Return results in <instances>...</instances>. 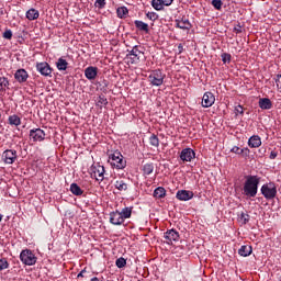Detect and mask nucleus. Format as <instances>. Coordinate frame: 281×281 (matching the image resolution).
Listing matches in <instances>:
<instances>
[{"label": "nucleus", "mask_w": 281, "mask_h": 281, "mask_svg": "<svg viewBox=\"0 0 281 281\" xmlns=\"http://www.w3.org/2000/svg\"><path fill=\"white\" fill-rule=\"evenodd\" d=\"M276 82H277L278 89L281 90V75L277 76Z\"/></svg>", "instance_id": "c03bdc74"}, {"label": "nucleus", "mask_w": 281, "mask_h": 281, "mask_svg": "<svg viewBox=\"0 0 281 281\" xmlns=\"http://www.w3.org/2000/svg\"><path fill=\"white\" fill-rule=\"evenodd\" d=\"M38 16H41V13L36 9H30L29 11H26V19L29 21H36Z\"/></svg>", "instance_id": "4be33fe9"}, {"label": "nucleus", "mask_w": 281, "mask_h": 281, "mask_svg": "<svg viewBox=\"0 0 281 281\" xmlns=\"http://www.w3.org/2000/svg\"><path fill=\"white\" fill-rule=\"evenodd\" d=\"M260 178L258 176H247L243 187V194L248 199H254L258 194Z\"/></svg>", "instance_id": "f257e3e1"}, {"label": "nucleus", "mask_w": 281, "mask_h": 281, "mask_svg": "<svg viewBox=\"0 0 281 281\" xmlns=\"http://www.w3.org/2000/svg\"><path fill=\"white\" fill-rule=\"evenodd\" d=\"M235 113H239L240 115H243V113H245L243 105H237L235 108Z\"/></svg>", "instance_id": "37998d69"}, {"label": "nucleus", "mask_w": 281, "mask_h": 281, "mask_svg": "<svg viewBox=\"0 0 281 281\" xmlns=\"http://www.w3.org/2000/svg\"><path fill=\"white\" fill-rule=\"evenodd\" d=\"M133 216V206H126L122 211H114L110 213V223L112 225H123L126 218Z\"/></svg>", "instance_id": "f03ea898"}, {"label": "nucleus", "mask_w": 281, "mask_h": 281, "mask_svg": "<svg viewBox=\"0 0 281 281\" xmlns=\"http://www.w3.org/2000/svg\"><path fill=\"white\" fill-rule=\"evenodd\" d=\"M36 69L37 71H40V74L42 76H52V67L49 66V64L47 63H38L36 65Z\"/></svg>", "instance_id": "4468645a"}, {"label": "nucleus", "mask_w": 281, "mask_h": 281, "mask_svg": "<svg viewBox=\"0 0 281 281\" xmlns=\"http://www.w3.org/2000/svg\"><path fill=\"white\" fill-rule=\"evenodd\" d=\"M9 124L11 126H21V119L16 114L10 115L9 116Z\"/></svg>", "instance_id": "bb28decb"}, {"label": "nucleus", "mask_w": 281, "mask_h": 281, "mask_svg": "<svg viewBox=\"0 0 281 281\" xmlns=\"http://www.w3.org/2000/svg\"><path fill=\"white\" fill-rule=\"evenodd\" d=\"M8 267H10L8 260L5 258L0 259V271H3V269H8Z\"/></svg>", "instance_id": "4c0bfd02"}, {"label": "nucleus", "mask_w": 281, "mask_h": 281, "mask_svg": "<svg viewBox=\"0 0 281 281\" xmlns=\"http://www.w3.org/2000/svg\"><path fill=\"white\" fill-rule=\"evenodd\" d=\"M155 170V166L153 164H146L143 166V172L144 175H153V171Z\"/></svg>", "instance_id": "c756f323"}, {"label": "nucleus", "mask_w": 281, "mask_h": 281, "mask_svg": "<svg viewBox=\"0 0 281 281\" xmlns=\"http://www.w3.org/2000/svg\"><path fill=\"white\" fill-rule=\"evenodd\" d=\"M94 5L101 10L106 5V0H95Z\"/></svg>", "instance_id": "58836bf2"}, {"label": "nucleus", "mask_w": 281, "mask_h": 281, "mask_svg": "<svg viewBox=\"0 0 281 281\" xmlns=\"http://www.w3.org/2000/svg\"><path fill=\"white\" fill-rule=\"evenodd\" d=\"M91 281H100V279H98V277H94L91 279Z\"/></svg>", "instance_id": "09e8293b"}, {"label": "nucleus", "mask_w": 281, "mask_h": 281, "mask_svg": "<svg viewBox=\"0 0 281 281\" xmlns=\"http://www.w3.org/2000/svg\"><path fill=\"white\" fill-rule=\"evenodd\" d=\"M134 24H135V27H137V30H139L140 32H145L146 34L150 32V30L148 29V24H146V22L136 20Z\"/></svg>", "instance_id": "b1692460"}, {"label": "nucleus", "mask_w": 281, "mask_h": 281, "mask_svg": "<svg viewBox=\"0 0 281 281\" xmlns=\"http://www.w3.org/2000/svg\"><path fill=\"white\" fill-rule=\"evenodd\" d=\"M176 196L178 201H190L191 199H194V192L188 190H180L177 192Z\"/></svg>", "instance_id": "2eb2a0df"}, {"label": "nucleus", "mask_w": 281, "mask_h": 281, "mask_svg": "<svg viewBox=\"0 0 281 281\" xmlns=\"http://www.w3.org/2000/svg\"><path fill=\"white\" fill-rule=\"evenodd\" d=\"M56 67L58 71H67V68L69 67V63L64 57H59L56 61Z\"/></svg>", "instance_id": "aec40b11"}, {"label": "nucleus", "mask_w": 281, "mask_h": 281, "mask_svg": "<svg viewBox=\"0 0 281 281\" xmlns=\"http://www.w3.org/2000/svg\"><path fill=\"white\" fill-rule=\"evenodd\" d=\"M147 19H149V21H157V13L155 12H148L146 13Z\"/></svg>", "instance_id": "a19ab883"}, {"label": "nucleus", "mask_w": 281, "mask_h": 281, "mask_svg": "<svg viewBox=\"0 0 281 281\" xmlns=\"http://www.w3.org/2000/svg\"><path fill=\"white\" fill-rule=\"evenodd\" d=\"M70 192L75 196H82L85 194V191L78 186V183H71L70 184Z\"/></svg>", "instance_id": "412c9836"}, {"label": "nucleus", "mask_w": 281, "mask_h": 281, "mask_svg": "<svg viewBox=\"0 0 281 281\" xmlns=\"http://www.w3.org/2000/svg\"><path fill=\"white\" fill-rule=\"evenodd\" d=\"M249 148H260L262 146V139L258 135H254L248 139Z\"/></svg>", "instance_id": "a211bd4d"}, {"label": "nucleus", "mask_w": 281, "mask_h": 281, "mask_svg": "<svg viewBox=\"0 0 281 281\" xmlns=\"http://www.w3.org/2000/svg\"><path fill=\"white\" fill-rule=\"evenodd\" d=\"M45 131L41 128H33L30 131V140L31 142H44L45 140Z\"/></svg>", "instance_id": "6e6552de"}, {"label": "nucleus", "mask_w": 281, "mask_h": 281, "mask_svg": "<svg viewBox=\"0 0 281 281\" xmlns=\"http://www.w3.org/2000/svg\"><path fill=\"white\" fill-rule=\"evenodd\" d=\"M176 25L177 27H179L180 30H190V27H192V24H190V21L182 19V20H177L176 21Z\"/></svg>", "instance_id": "5701e85b"}, {"label": "nucleus", "mask_w": 281, "mask_h": 281, "mask_svg": "<svg viewBox=\"0 0 281 281\" xmlns=\"http://www.w3.org/2000/svg\"><path fill=\"white\" fill-rule=\"evenodd\" d=\"M216 102V97L212 92H205L202 97L203 109H210Z\"/></svg>", "instance_id": "1a4fd4ad"}, {"label": "nucleus", "mask_w": 281, "mask_h": 281, "mask_svg": "<svg viewBox=\"0 0 281 281\" xmlns=\"http://www.w3.org/2000/svg\"><path fill=\"white\" fill-rule=\"evenodd\" d=\"M276 157H278V154H276V151H271L270 159H276Z\"/></svg>", "instance_id": "de8ad7c7"}, {"label": "nucleus", "mask_w": 281, "mask_h": 281, "mask_svg": "<svg viewBox=\"0 0 281 281\" xmlns=\"http://www.w3.org/2000/svg\"><path fill=\"white\" fill-rule=\"evenodd\" d=\"M261 194L268 200L276 199L278 189L276 188V184L267 183L261 187Z\"/></svg>", "instance_id": "423d86ee"}, {"label": "nucleus", "mask_w": 281, "mask_h": 281, "mask_svg": "<svg viewBox=\"0 0 281 281\" xmlns=\"http://www.w3.org/2000/svg\"><path fill=\"white\" fill-rule=\"evenodd\" d=\"M119 19H125L128 15V9L126 7H120L116 10Z\"/></svg>", "instance_id": "c85d7f7f"}, {"label": "nucleus", "mask_w": 281, "mask_h": 281, "mask_svg": "<svg viewBox=\"0 0 281 281\" xmlns=\"http://www.w3.org/2000/svg\"><path fill=\"white\" fill-rule=\"evenodd\" d=\"M85 76L88 80H95L98 78V67L90 66L86 68Z\"/></svg>", "instance_id": "f3484780"}, {"label": "nucleus", "mask_w": 281, "mask_h": 281, "mask_svg": "<svg viewBox=\"0 0 281 281\" xmlns=\"http://www.w3.org/2000/svg\"><path fill=\"white\" fill-rule=\"evenodd\" d=\"M114 187L116 188V190H119L120 192H126L128 190V184L125 183L124 180H116L114 183Z\"/></svg>", "instance_id": "393cba45"}, {"label": "nucleus", "mask_w": 281, "mask_h": 281, "mask_svg": "<svg viewBox=\"0 0 281 281\" xmlns=\"http://www.w3.org/2000/svg\"><path fill=\"white\" fill-rule=\"evenodd\" d=\"M149 144H150V146H154L155 148H159V137H157V135L153 134L149 137Z\"/></svg>", "instance_id": "473e14b6"}, {"label": "nucleus", "mask_w": 281, "mask_h": 281, "mask_svg": "<svg viewBox=\"0 0 281 281\" xmlns=\"http://www.w3.org/2000/svg\"><path fill=\"white\" fill-rule=\"evenodd\" d=\"M0 117H1V114H0Z\"/></svg>", "instance_id": "3c124183"}, {"label": "nucleus", "mask_w": 281, "mask_h": 281, "mask_svg": "<svg viewBox=\"0 0 281 281\" xmlns=\"http://www.w3.org/2000/svg\"><path fill=\"white\" fill-rule=\"evenodd\" d=\"M1 221H3V215L0 214V223H1Z\"/></svg>", "instance_id": "8fccbe9b"}, {"label": "nucleus", "mask_w": 281, "mask_h": 281, "mask_svg": "<svg viewBox=\"0 0 281 281\" xmlns=\"http://www.w3.org/2000/svg\"><path fill=\"white\" fill-rule=\"evenodd\" d=\"M161 1H162V5L168 7V5H172V1L175 0H161Z\"/></svg>", "instance_id": "a18cd8bd"}, {"label": "nucleus", "mask_w": 281, "mask_h": 281, "mask_svg": "<svg viewBox=\"0 0 281 281\" xmlns=\"http://www.w3.org/2000/svg\"><path fill=\"white\" fill-rule=\"evenodd\" d=\"M252 248L251 246H241L238 250L239 256L247 258V256H251Z\"/></svg>", "instance_id": "a878e982"}, {"label": "nucleus", "mask_w": 281, "mask_h": 281, "mask_svg": "<svg viewBox=\"0 0 281 281\" xmlns=\"http://www.w3.org/2000/svg\"><path fill=\"white\" fill-rule=\"evenodd\" d=\"M259 106L263 111H269L270 109H273V103L271 102V99H269V98H261V99H259Z\"/></svg>", "instance_id": "6ab92c4d"}, {"label": "nucleus", "mask_w": 281, "mask_h": 281, "mask_svg": "<svg viewBox=\"0 0 281 281\" xmlns=\"http://www.w3.org/2000/svg\"><path fill=\"white\" fill-rule=\"evenodd\" d=\"M90 176L95 181H104V166L101 165H92L90 168Z\"/></svg>", "instance_id": "0eeeda50"}, {"label": "nucleus", "mask_w": 281, "mask_h": 281, "mask_svg": "<svg viewBox=\"0 0 281 281\" xmlns=\"http://www.w3.org/2000/svg\"><path fill=\"white\" fill-rule=\"evenodd\" d=\"M222 63H224V65L227 63H232V55L229 53H223Z\"/></svg>", "instance_id": "72a5a7b5"}, {"label": "nucleus", "mask_w": 281, "mask_h": 281, "mask_svg": "<svg viewBox=\"0 0 281 281\" xmlns=\"http://www.w3.org/2000/svg\"><path fill=\"white\" fill-rule=\"evenodd\" d=\"M14 78L18 82H27L30 75L25 69H18L14 74Z\"/></svg>", "instance_id": "dca6fc26"}, {"label": "nucleus", "mask_w": 281, "mask_h": 281, "mask_svg": "<svg viewBox=\"0 0 281 281\" xmlns=\"http://www.w3.org/2000/svg\"><path fill=\"white\" fill-rule=\"evenodd\" d=\"M154 196L155 199H164V196H166V189H164V187H158L154 191Z\"/></svg>", "instance_id": "cd10ccee"}, {"label": "nucleus", "mask_w": 281, "mask_h": 281, "mask_svg": "<svg viewBox=\"0 0 281 281\" xmlns=\"http://www.w3.org/2000/svg\"><path fill=\"white\" fill-rule=\"evenodd\" d=\"M142 52L137 48V46L133 47V49L130 52V54L126 56L128 63L131 65H135L136 63H139V55Z\"/></svg>", "instance_id": "f8f14e48"}, {"label": "nucleus", "mask_w": 281, "mask_h": 281, "mask_svg": "<svg viewBox=\"0 0 281 281\" xmlns=\"http://www.w3.org/2000/svg\"><path fill=\"white\" fill-rule=\"evenodd\" d=\"M166 78V75L160 69L153 70L147 80L151 87H161L164 85V80Z\"/></svg>", "instance_id": "20e7f679"}, {"label": "nucleus", "mask_w": 281, "mask_h": 281, "mask_svg": "<svg viewBox=\"0 0 281 281\" xmlns=\"http://www.w3.org/2000/svg\"><path fill=\"white\" fill-rule=\"evenodd\" d=\"M196 157V154L193 151L192 148H184L180 153V159L182 161H192Z\"/></svg>", "instance_id": "ddd939ff"}, {"label": "nucleus", "mask_w": 281, "mask_h": 281, "mask_svg": "<svg viewBox=\"0 0 281 281\" xmlns=\"http://www.w3.org/2000/svg\"><path fill=\"white\" fill-rule=\"evenodd\" d=\"M116 267H119V269H122L123 267H126V259H124L122 257L116 259Z\"/></svg>", "instance_id": "e433bc0d"}, {"label": "nucleus", "mask_w": 281, "mask_h": 281, "mask_svg": "<svg viewBox=\"0 0 281 281\" xmlns=\"http://www.w3.org/2000/svg\"><path fill=\"white\" fill-rule=\"evenodd\" d=\"M212 5L215 10H221L223 8V1L221 0H212Z\"/></svg>", "instance_id": "f704fd0d"}, {"label": "nucleus", "mask_w": 281, "mask_h": 281, "mask_svg": "<svg viewBox=\"0 0 281 281\" xmlns=\"http://www.w3.org/2000/svg\"><path fill=\"white\" fill-rule=\"evenodd\" d=\"M164 238H165L167 245H172V243H178L179 233L175 229H169L165 233Z\"/></svg>", "instance_id": "9b49d317"}, {"label": "nucleus", "mask_w": 281, "mask_h": 281, "mask_svg": "<svg viewBox=\"0 0 281 281\" xmlns=\"http://www.w3.org/2000/svg\"><path fill=\"white\" fill-rule=\"evenodd\" d=\"M3 38H8V41H10V38H12V31H5L3 33Z\"/></svg>", "instance_id": "79ce46f5"}, {"label": "nucleus", "mask_w": 281, "mask_h": 281, "mask_svg": "<svg viewBox=\"0 0 281 281\" xmlns=\"http://www.w3.org/2000/svg\"><path fill=\"white\" fill-rule=\"evenodd\" d=\"M2 160L4 164L12 165L16 161V150L14 149H7L2 154Z\"/></svg>", "instance_id": "9d476101"}, {"label": "nucleus", "mask_w": 281, "mask_h": 281, "mask_svg": "<svg viewBox=\"0 0 281 281\" xmlns=\"http://www.w3.org/2000/svg\"><path fill=\"white\" fill-rule=\"evenodd\" d=\"M245 150H248V149H240V147L238 146H234L231 151L234 153L235 155H243L245 153Z\"/></svg>", "instance_id": "c9c22d12"}, {"label": "nucleus", "mask_w": 281, "mask_h": 281, "mask_svg": "<svg viewBox=\"0 0 281 281\" xmlns=\"http://www.w3.org/2000/svg\"><path fill=\"white\" fill-rule=\"evenodd\" d=\"M85 273H87L86 269L81 270L77 278H85Z\"/></svg>", "instance_id": "49530a36"}, {"label": "nucleus", "mask_w": 281, "mask_h": 281, "mask_svg": "<svg viewBox=\"0 0 281 281\" xmlns=\"http://www.w3.org/2000/svg\"><path fill=\"white\" fill-rule=\"evenodd\" d=\"M108 161L112 168H116V170H124V168H126V160L120 151H114L111 154Z\"/></svg>", "instance_id": "7ed1b4c3"}, {"label": "nucleus", "mask_w": 281, "mask_h": 281, "mask_svg": "<svg viewBox=\"0 0 281 281\" xmlns=\"http://www.w3.org/2000/svg\"><path fill=\"white\" fill-rule=\"evenodd\" d=\"M106 104H109V101L106 100V98H104V97H99V99H98V105H99V106H106Z\"/></svg>", "instance_id": "ea45409f"}, {"label": "nucleus", "mask_w": 281, "mask_h": 281, "mask_svg": "<svg viewBox=\"0 0 281 281\" xmlns=\"http://www.w3.org/2000/svg\"><path fill=\"white\" fill-rule=\"evenodd\" d=\"M164 3L161 0H151V7L154 8V10L160 11L164 10Z\"/></svg>", "instance_id": "7c9ffc66"}, {"label": "nucleus", "mask_w": 281, "mask_h": 281, "mask_svg": "<svg viewBox=\"0 0 281 281\" xmlns=\"http://www.w3.org/2000/svg\"><path fill=\"white\" fill-rule=\"evenodd\" d=\"M10 85V81H8V78L0 77V91H5Z\"/></svg>", "instance_id": "2f4dec72"}, {"label": "nucleus", "mask_w": 281, "mask_h": 281, "mask_svg": "<svg viewBox=\"0 0 281 281\" xmlns=\"http://www.w3.org/2000/svg\"><path fill=\"white\" fill-rule=\"evenodd\" d=\"M20 260L23 262V265H26L27 267H32L36 265V255L33 254L30 249H24L20 254Z\"/></svg>", "instance_id": "39448f33"}]
</instances>
